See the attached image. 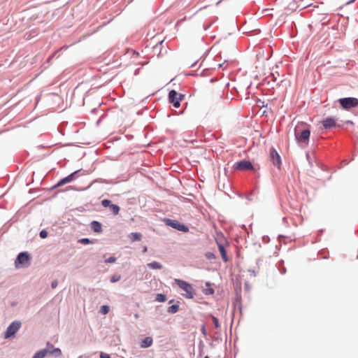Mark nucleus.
<instances>
[{"instance_id": "12", "label": "nucleus", "mask_w": 358, "mask_h": 358, "mask_svg": "<svg viewBox=\"0 0 358 358\" xmlns=\"http://www.w3.org/2000/svg\"><path fill=\"white\" fill-rule=\"evenodd\" d=\"M48 349L49 350L48 353L55 355L57 357H59L62 355V351L59 348H54V346L49 343H48Z\"/></svg>"}, {"instance_id": "18", "label": "nucleus", "mask_w": 358, "mask_h": 358, "mask_svg": "<svg viewBox=\"0 0 358 358\" xmlns=\"http://www.w3.org/2000/svg\"><path fill=\"white\" fill-rule=\"evenodd\" d=\"M148 266L152 269H161L162 268V265L157 262L149 263L148 264Z\"/></svg>"}, {"instance_id": "20", "label": "nucleus", "mask_w": 358, "mask_h": 358, "mask_svg": "<svg viewBox=\"0 0 358 358\" xmlns=\"http://www.w3.org/2000/svg\"><path fill=\"white\" fill-rule=\"evenodd\" d=\"M179 310V306L177 304L172 305L169 307L168 312L171 313H176Z\"/></svg>"}, {"instance_id": "38", "label": "nucleus", "mask_w": 358, "mask_h": 358, "mask_svg": "<svg viewBox=\"0 0 358 358\" xmlns=\"http://www.w3.org/2000/svg\"><path fill=\"white\" fill-rule=\"evenodd\" d=\"M122 358H124V357H122Z\"/></svg>"}, {"instance_id": "24", "label": "nucleus", "mask_w": 358, "mask_h": 358, "mask_svg": "<svg viewBox=\"0 0 358 358\" xmlns=\"http://www.w3.org/2000/svg\"><path fill=\"white\" fill-rule=\"evenodd\" d=\"M120 278H121L120 275H114L111 277L110 282H116L119 281L120 280Z\"/></svg>"}, {"instance_id": "8", "label": "nucleus", "mask_w": 358, "mask_h": 358, "mask_svg": "<svg viewBox=\"0 0 358 358\" xmlns=\"http://www.w3.org/2000/svg\"><path fill=\"white\" fill-rule=\"evenodd\" d=\"M235 169L241 171L252 170L254 169L253 165L249 161L243 160L236 163L234 166Z\"/></svg>"}, {"instance_id": "31", "label": "nucleus", "mask_w": 358, "mask_h": 358, "mask_svg": "<svg viewBox=\"0 0 358 358\" xmlns=\"http://www.w3.org/2000/svg\"><path fill=\"white\" fill-rule=\"evenodd\" d=\"M51 285H52V288H55L57 286V281L52 282Z\"/></svg>"}, {"instance_id": "34", "label": "nucleus", "mask_w": 358, "mask_h": 358, "mask_svg": "<svg viewBox=\"0 0 358 358\" xmlns=\"http://www.w3.org/2000/svg\"><path fill=\"white\" fill-rule=\"evenodd\" d=\"M205 331V327H203V329H202V331Z\"/></svg>"}, {"instance_id": "37", "label": "nucleus", "mask_w": 358, "mask_h": 358, "mask_svg": "<svg viewBox=\"0 0 358 358\" xmlns=\"http://www.w3.org/2000/svg\"><path fill=\"white\" fill-rule=\"evenodd\" d=\"M355 1V0H352L350 2H353V1Z\"/></svg>"}, {"instance_id": "22", "label": "nucleus", "mask_w": 358, "mask_h": 358, "mask_svg": "<svg viewBox=\"0 0 358 358\" xmlns=\"http://www.w3.org/2000/svg\"><path fill=\"white\" fill-rule=\"evenodd\" d=\"M109 310H110L109 306H106V305H104V306H102L101 307L100 312H101L103 315H106L107 313H108Z\"/></svg>"}, {"instance_id": "32", "label": "nucleus", "mask_w": 358, "mask_h": 358, "mask_svg": "<svg viewBox=\"0 0 358 358\" xmlns=\"http://www.w3.org/2000/svg\"><path fill=\"white\" fill-rule=\"evenodd\" d=\"M147 250H148V248H147V247H146V246H145V247L143 248V252H144V253H145V252H147Z\"/></svg>"}, {"instance_id": "27", "label": "nucleus", "mask_w": 358, "mask_h": 358, "mask_svg": "<svg viewBox=\"0 0 358 358\" xmlns=\"http://www.w3.org/2000/svg\"><path fill=\"white\" fill-rule=\"evenodd\" d=\"M40 236H41L42 238H45L48 236V232H47L45 230H42V231L40 232Z\"/></svg>"}, {"instance_id": "6", "label": "nucleus", "mask_w": 358, "mask_h": 358, "mask_svg": "<svg viewBox=\"0 0 358 358\" xmlns=\"http://www.w3.org/2000/svg\"><path fill=\"white\" fill-rule=\"evenodd\" d=\"M183 96L179 94L175 90H171L169 94V99L171 103H173V105L175 108H178L180 106V101L182 100Z\"/></svg>"}, {"instance_id": "21", "label": "nucleus", "mask_w": 358, "mask_h": 358, "mask_svg": "<svg viewBox=\"0 0 358 358\" xmlns=\"http://www.w3.org/2000/svg\"><path fill=\"white\" fill-rule=\"evenodd\" d=\"M156 300L159 302H164L166 300V297L164 294H158L156 296Z\"/></svg>"}, {"instance_id": "28", "label": "nucleus", "mask_w": 358, "mask_h": 358, "mask_svg": "<svg viewBox=\"0 0 358 358\" xmlns=\"http://www.w3.org/2000/svg\"><path fill=\"white\" fill-rule=\"evenodd\" d=\"M116 261V258L114 257H110L108 259H107L105 262L106 263H114Z\"/></svg>"}, {"instance_id": "17", "label": "nucleus", "mask_w": 358, "mask_h": 358, "mask_svg": "<svg viewBox=\"0 0 358 358\" xmlns=\"http://www.w3.org/2000/svg\"><path fill=\"white\" fill-rule=\"evenodd\" d=\"M141 238H142V235L141 233H131L129 234V238L132 241H139L141 240Z\"/></svg>"}, {"instance_id": "25", "label": "nucleus", "mask_w": 358, "mask_h": 358, "mask_svg": "<svg viewBox=\"0 0 358 358\" xmlns=\"http://www.w3.org/2000/svg\"><path fill=\"white\" fill-rule=\"evenodd\" d=\"M212 320H213V324L215 325V328H219L220 327V324H219V322H218V319L215 317V316H212Z\"/></svg>"}, {"instance_id": "9", "label": "nucleus", "mask_w": 358, "mask_h": 358, "mask_svg": "<svg viewBox=\"0 0 358 358\" xmlns=\"http://www.w3.org/2000/svg\"><path fill=\"white\" fill-rule=\"evenodd\" d=\"M29 256L27 252H21L18 255L15 264L26 266L29 264Z\"/></svg>"}, {"instance_id": "1", "label": "nucleus", "mask_w": 358, "mask_h": 358, "mask_svg": "<svg viewBox=\"0 0 358 358\" xmlns=\"http://www.w3.org/2000/svg\"><path fill=\"white\" fill-rule=\"evenodd\" d=\"M294 135L297 142L302 147H306L308 145L310 131L303 123H300L296 126Z\"/></svg>"}, {"instance_id": "7", "label": "nucleus", "mask_w": 358, "mask_h": 358, "mask_svg": "<svg viewBox=\"0 0 358 358\" xmlns=\"http://www.w3.org/2000/svg\"><path fill=\"white\" fill-rule=\"evenodd\" d=\"M21 323L19 322H13L10 326L7 328L5 334V338H9L13 336L20 329Z\"/></svg>"}, {"instance_id": "5", "label": "nucleus", "mask_w": 358, "mask_h": 358, "mask_svg": "<svg viewBox=\"0 0 358 358\" xmlns=\"http://www.w3.org/2000/svg\"><path fill=\"white\" fill-rule=\"evenodd\" d=\"M269 157L270 160L272 162L273 164L278 167V169H280L281 166V159L280 156L275 150V148H271L269 151Z\"/></svg>"}, {"instance_id": "3", "label": "nucleus", "mask_w": 358, "mask_h": 358, "mask_svg": "<svg viewBox=\"0 0 358 358\" xmlns=\"http://www.w3.org/2000/svg\"><path fill=\"white\" fill-rule=\"evenodd\" d=\"M164 222L167 226L171 227L178 231L182 232H187L189 231V228L187 226L180 223L177 220L166 218L164 220Z\"/></svg>"}, {"instance_id": "15", "label": "nucleus", "mask_w": 358, "mask_h": 358, "mask_svg": "<svg viewBox=\"0 0 358 358\" xmlns=\"http://www.w3.org/2000/svg\"><path fill=\"white\" fill-rule=\"evenodd\" d=\"M91 227H92V229L95 232L99 233V232H101L102 231L101 224L100 222H99L97 221L92 222Z\"/></svg>"}, {"instance_id": "19", "label": "nucleus", "mask_w": 358, "mask_h": 358, "mask_svg": "<svg viewBox=\"0 0 358 358\" xmlns=\"http://www.w3.org/2000/svg\"><path fill=\"white\" fill-rule=\"evenodd\" d=\"M114 215H117L120 212V207L116 204H111L109 207Z\"/></svg>"}, {"instance_id": "33", "label": "nucleus", "mask_w": 358, "mask_h": 358, "mask_svg": "<svg viewBox=\"0 0 358 358\" xmlns=\"http://www.w3.org/2000/svg\"><path fill=\"white\" fill-rule=\"evenodd\" d=\"M138 317V314H136V315H135V318H136V319H137Z\"/></svg>"}, {"instance_id": "35", "label": "nucleus", "mask_w": 358, "mask_h": 358, "mask_svg": "<svg viewBox=\"0 0 358 358\" xmlns=\"http://www.w3.org/2000/svg\"><path fill=\"white\" fill-rule=\"evenodd\" d=\"M205 331V327H203V329H202V331Z\"/></svg>"}, {"instance_id": "11", "label": "nucleus", "mask_w": 358, "mask_h": 358, "mask_svg": "<svg viewBox=\"0 0 358 358\" xmlns=\"http://www.w3.org/2000/svg\"><path fill=\"white\" fill-rule=\"evenodd\" d=\"M153 343V339L150 336H148L143 339L141 342V348H146L150 347Z\"/></svg>"}, {"instance_id": "30", "label": "nucleus", "mask_w": 358, "mask_h": 358, "mask_svg": "<svg viewBox=\"0 0 358 358\" xmlns=\"http://www.w3.org/2000/svg\"><path fill=\"white\" fill-rule=\"evenodd\" d=\"M206 257H207L209 259H211L213 257H214V255H213V254H212L211 252H208V253L206 255Z\"/></svg>"}, {"instance_id": "29", "label": "nucleus", "mask_w": 358, "mask_h": 358, "mask_svg": "<svg viewBox=\"0 0 358 358\" xmlns=\"http://www.w3.org/2000/svg\"><path fill=\"white\" fill-rule=\"evenodd\" d=\"M100 358H110V355L103 352H101Z\"/></svg>"}, {"instance_id": "4", "label": "nucleus", "mask_w": 358, "mask_h": 358, "mask_svg": "<svg viewBox=\"0 0 358 358\" xmlns=\"http://www.w3.org/2000/svg\"><path fill=\"white\" fill-rule=\"evenodd\" d=\"M338 101L341 106L346 110L357 107L358 106V99L357 98H342L340 99Z\"/></svg>"}, {"instance_id": "2", "label": "nucleus", "mask_w": 358, "mask_h": 358, "mask_svg": "<svg viewBox=\"0 0 358 358\" xmlns=\"http://www.w3.org/2000/svg\"><path fill=\"white\" fill-rule=\"evenodd\" d=\"M174 282L177 284V285L182 289L185 293L182 294V296L187 299H193L194 296V290L191 284L180 279H175Z\"/></svg>"}, {"instance_id": "10", "label": "nucleus", "mask_w": 358, "mask_h": 358, "mask_svg": "<svg viewBox=\"0 0 358 358\" xmlns=\"http://www.w3.org/2000/svg\"><path fill=\"white\" fill-rule=\"evenodd\" d=\"M322 124L325 129H330L336 126V120L333 117L326 118L322 121Z\"/></svg>"}, {"instance_id": "16", "label": "nucleus", "mask_w": 358, "mask_h": 358, "mask_svg": "<svg viewBox=\"0 0 358 358\" xmlns=\"http://www.w3.org/2000/svg\"><path fill=\"white\" fill-rule=\"evenodd\" d=\"M48 352L49 350L46 349L40 350L34 355L33 358H44L48 354Z\"/></svg>"}, {"instance_id": "36", "label": "nucleus", "mask_w": 358, "mask_h": 358, "mask_svg": "<svg viewBox=\"0 0 358 358\" xmlns=\"http://www.w3.org/2000/svg\"><path fill=\"white\" fill-rule=\"evenodd\" d=\"M204 358H209V357L208 356H206Z\"/></svg>"}, {"instance_id": "13", "label": "nucleus", "mask_w": 358, "mask_h": 358, "mask_svg": "<svg viewBox=\"0 0 358 358\" xmlns=\"http://www.w3.org/2000/svg\"><path fill=\"white\" fill-rule=\"evenodd\" d=\"M76 173V172H74L71 174H70L69 176H66V178L62 179L57 184V187H60L64 184H66L68 182H71L73 180V176Z\"/></svg>"}, {"instance_id": "26", "label": "nucleus", "mask_w": 358, "mask_h": 358, "mask_svg": "<svg viewBox=\"0 0 358 358\" xmlns=\"http://www.w3.org/2000/svg\"><path fill=\"white\" fill-rule=\"evenodd\" d=\"M79 243H81L83 244H89V243H91L92 241L89 238H82V239L79 240Z\"/></svg>"}, {"instance_id": "14", "label": "nucleus", "mask_w": 358, "mask_h": 358, "mask_svg": "<svg viewBox=\"0 0 358 358\" xmlns=\"http://www.w3.org/2000/svg\"><path fill=\"white\" fill-rule=\"evenodd\" d=\"M217 245H218V249L221 253L222 259L224 260V262H227L228 261V257L227 256L226 250L224 249V245L218 242H217Z\"/></svg>"}, {"instance_id": "23", "label": "nucleus", "mask_w": 358, "mask_h": 358, "mask_svg": "<svg viewBox=\"0 0 358 358\" xmlns=\"http://www.w3.org/2000/svg\"><path fill=\"white\" fill-rule=\"evenodd\" d=\"M101 204L103 207L108 208L110 207V206L112 204L110 201L108 199H103L101 201Z\"/></svg>"}]
</instances>
